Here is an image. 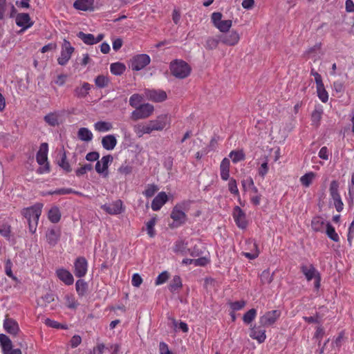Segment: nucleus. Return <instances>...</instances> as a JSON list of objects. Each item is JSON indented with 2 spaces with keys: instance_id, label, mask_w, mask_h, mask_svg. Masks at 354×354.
<instances>
[{
  "instance_id": "nucleus-1",
  "label": "nucleus",
  "mask_w": 354,
  "mask_h": 354,
  "mask_svg": "<svg viewBox=\"0 0 354 354\" xmlns=\"http://www.w3.org/2000/svg\"><path fill=\"white\" fill-rule=\"evenodd\" d=\"M188 209L189 204L185 201L178 203L174 207L171 212V218L173 220L172 225L174 227H178L186 222V212L188 211Z\"/></svg>"
},
{
  "instance_id": "nucleus-2",
  "label": "nucleus",
  "mask_w": 354,
  "mask_h": 354,
  "mask_svg": "<svg viewBox=\"0 0 354 354\" xmlns=\"http://www.w3.org/2000/svg\"><path fill=\"white\" fill-rule=\"evenodd\" d=\"M170 70L171 74L176 78L184 79L189 75L192 68L185 61L176 59L171 62Z\"/></svg>"
},
{
  "instance_id": "nucleus-3",
  "label": "nucleus",
  "mask_w": 354,
  "mask_h": 354,
  "mask_svg": "<svg viewBox=\"0 0 354 354\" xmlns=\"http://www.w3.org/2000/svg\"><path fill=\"white\" fill-rule=\"evenodd\" d=\"M329 194L335 209L338 212H341L344 209V203L339 192V183L337 180L331 181L329 187Z\"/></svg>"
},
{
  "instance_id": "nucleus-4",
  "label": "nucleus",
  "mask_w": 354,
  "mask_h": 354,
  "mask_svg": "<svg viewBox=\"0 0 354 354\" xmlns=\"http://www.w3.org/2000/svg\"><path fill=\"white\" fill-rule=\"evenodd\" d=\"M302 273L308 281L315 279V286L319 288L320 286V277L319 272L312 264H304L301 266Z\"/></svg>"
},
{
  "instance_id": "nucleus-5",
  "label": "nucleus",
  "mask_w": 354,
  "mask_h": 354,
  "mask_svg": "<svg viewBox=\"0 0 354 354\" xmlns=\"http://www.w3.org/2000/svg\"><path fill=\"white\" fill-rule=\"evenodd\" d=\"M153 105L148 103L141 104L131 113V118L133 120L146 118L153 113Z\"/></svg>"
},
{
  "instance_id": "nucleus-6",
  "label": "nucleus",
  "mask_w": 354,
  "mask_h": 354,
  "mask_svg": "<svg viewBox=\"0 0 354 354\" xmlns=\"http://www.w3.org/2000/svg\"><path fill=\"white\" fill-rule=\"evenodd\" d=\"M212 21L214 26L222 32H227L232 27L231 20H222V14L220 12H214L212 15Z\"/></svg>"
},
{
  "instance_id": "nucleus-7",
  "label": "nucleus",
  "mask_w": 354,
  "mask_h": 354,
  "mask_svg": "<svg viewBox=\"0 0 354 354\" xmlns=\"http://www.w3.org/2000/svg\"><path fill=\"white\" fill-rule=\"evenodd\" d=\"M42 207L43 205L41 203H37L33 206L24 209L21 214L27 221H39Z\"/></svg>"
},
{
  "instance_id": "nucleus-8",
  "label": "nucleus",
  "mask_w": 354,
  "mask_h": 354,
  "mask_svg": "<svg viewBox=\"0 0 354 354\" xmlns=\"http://www.w3.org/2000/svg\"><path fill=\"white\" fill-rule=\"evenodd\" d=\"M150 57L146 54L138 55L130 60V67L133 71H140L148 65Z\"/></svg>"
},
{
  "instance_id": "nucleus-9",
  "label": "nucleus",
  "mask_w": 354,
  "mask_h": 354,
  "mask_svg": "<svg viewBox=\"0 0 354 354\" xmlns=\"http://www.w3.org/2000/svg\"><path fill=\"white\" fill-rule=\"evenodd\" d=\"M280 316V310H273L268 311L259 317V323L262 326H269L274 324Z\"/></svg>"
},
{
  "instance_id": "nucleus-10",
  "label": "nucleus",
  "mask_w": 354,
  "mask_h": 354,
  "mask_svg": "<svg viewBox=\"0 0 354 354\" xmlns=\"http://www.w3.org/2000/svg\"><path fill=\"white\" fill-rule=\"evenodd\" d=\"M74 48L70 42L66 39L64 40L60 57L57 59L58 64L64 66L70 59L71 55L74 52Z\"/></svg>"
},
{
  "instance_id": "nucleus-11",
  "label": "nucleus",
  "mask_w": 354,
  "mask_h": 354,
  "mask_svg": "<svg viewBox=\"0 0 354 354\" xmlns=\"http://www.w3.org/2000/svg\"><path fill=\"white\" fill-rule=\"evenodd\" d=\"M240 35L236 30L227 31L220 36V41L225 45L234 46L240 41Z\"/></svg>"
},
{
  "instance_id": "nucleus-12",
  "label": "nucleus",
  "mask_w": 354,
  "mask_h": 354,
  "mask_svg": "<svg viewBox=\"0 0 354 354\" xmlns=\"http://www.w3.org/2000/svg\"><path fill=\"white\" fill-rule=\"evenodd\" d=\"M232 216L236 225L240 229H245L248 226V221L245 213L240 207L236 206L233 209Z\"/></svg>"
},
{
  "instance_id": "nucleus-13",
  "label": "nucleus",
  "mask_w": 354,
  "mask_h": 354,
  "mask_svg": "<svg viewBox=\"0 0 354 354\" xmlns=\"http://www.w3.org/2000/svg\"><path fill=\"white\" fill-rule=\"evenodd\" d=\"M113 161V156L107 155L103 156L100 160H98L95 164V170L97 173L102 174L104 177H106L109 174L108 167L109 164Z\"/></svg>"
},
{
  "instance_id": "nucleus-14",
  "label": "nucleus",
  "mask_w": 354,
  "mask_h": 354,
  "mask_svg": "<svg viewBox=\"0 0 354 354\" xmlns=\"http://www.w3.org/2000/svg\"><path fill=\"white\" fill-rule=\"evenodd\" d=\"M88 263L83 257H79L74 263V274L77 277H83L87 272Z\"/></svg>"
},
{
  "instance_id": "nucleus-15",
  "label": "nucleus",
  "mask_w": 354,
  "mask_h": 354,
  "mask_svg": "<svg viewBox=\"0 0 354 354\" xmlns=\"http://www.w3.org/2000/svg\"><path fill=\"white\" fill-rule=\"evenodd\" d=\"M133 129L138 137H142L144 134L151 133L155 130V122L149 121L147 123L138 124L134 127Z\"/></svg>"
},
{
  "instance_id": "nucleus-16",
  "label": "nucleus",
  "mask_w": 354,
  "mask_h": 354,
  "mask_svg": "<svg viewBox=\"0 0 354 354\" xmlns=\"http://www.w3.org/2000/svg\"><path fill=\"white\" fill-rule=\"evenodd\" d=\"M171 122V115L168 113L160 114L156 117V131H162L169 128Z\"/></svg>"
},
{
  "instance_id": "nucleus-17",
  "label": "nucleus",
  "mask_w": 354,
  "mask_h": 354,
  "mask_svg": "<svg viewBox=\"0 0 354 354\" xmlns=\"http://www.w3.org/2000/svg\"><path fill=\"white\" fill-rule=\"evenodd\" d=\"M3 328L7 333L15 336L19 332L18 323L8 317H6L3 321Z\"/></svg>"
},
{
  "instance_id": "nucleus-18",
  "label": "nucleus",
  "mask_w": 354,
  "mask_h": 354,
  "mask_svg": "<svg viewBox=\"0 0 354 354\" xmlns=\"http://www.w3.org/2000/svg\"><path fill=\"white\" fill-rule=\"evenodd\" d=\"M16 24L22 27L21 30H24L33 25V22L28 13H19L15 18Z\"/></svg>"
},
{
  "instance_id": "nucleus-19",
  "label": "nucleus",
  "mask_w": 354,
  "mask_h": 354,
  "mask_svg": "<svg viewBox=\"0 0 354 354\" xmlns=\"http://www.w3.org/2000/svg\"><path fill=\"white\" fill-rule=\"evenodd\" d=\"M250 337L256 339L260 344L263 343L266 339V330L255 325L252 326L250 330Z\"/></svg>"
},
{
  "instance_id": "nucleus-20",
  "label": "nucleus",
  "mask_w": 354,
  "mask_h": 354,
  "mask_svg": "<svg viewBox=\"0 0 354 354\" xmlns=\"http://www.w3.org/2000/svg\"><path fill=\"white\" fill-rule=\"evenodd\" d=\"M102 208L110 214H118L122 212V203L120 200H118L112 203L102 205Z\"/></svg>"
},
{
  "instance_id": "nucleus-21",
  "label": "nucleus",
  "mask_w": 354,
  "mask_h": 354,
  "mask_svg": "<svg viewBox=\"0 0 354 354\" xmlns=\"http://www.w3.org/2000/svg\"><path fill=\"white\" fill-rule=\"evenodd\" d=\"M56 274L59 279L63 281L65 284L71 285L73 283V277L68 270L64 268H59L57 270Z\"/></svg>"
},
{
  "instance_id": "nucleus-22",
  "label": "nucleus",
  "mask_w": 354,
  "mask_h": 354,
  "mask_svg": "<svg viewBox=\"0 0 354 354\" xmlns=\"http://www.w3.org/2000/svg\"><path fill=\"white\" fill-rule=\"evenodd\" d=\"M60 234L61 232L59 229L53 228L48 230L46 234L48 243L50 245H55L59 239Z\"/></svg>"
},
{
  "instance_id": "nucleus-23",
  "label": "nucleus",
  "mask_w": 354,
  "mask_h": 354,
  "mask_svg": "<svg viewBox=\"0 0 354 354\" xmlns=\"http://www.w3.org/2000/svg\"><path fill=\"white\" fill-rule=\"evenodd\" d=\"M48 145L46 142H44L40 145L39 149L37 153L36 159L39 165H43L47 161V153Z\"/></svg>"
},
{
  "instance_id": "nucleus-24",
  "label": "nucleus",
  "mask_w": 354,
  "mask_h": 354,
  "mask_svg": "<svg viewBox=\"0 0 354 354\" xmlns=\"http://www.w3.org/2000/svg\"><path fill=\"white\" fill-rule=\"evenodd\" d=\"M230 160L227 158L223 159L220 165V175L223 180L230 179Z\"/></svg>"
},
{
  "instance_id": "nucleus-25",
  "label": "nucleus",
  "mask_w": 354,
  "mask_h": 354,
  "mask_svg": "<svg viewBox=\"0 0 354 354\" xmlns=\"http://www.w3.org/2000/svg\"><path fill=\"white\" fill-rule=\"evenodd\" d=\"M102 147L106 150H112L117 145V139L113 135H107L102 139Z\"/></svg>"
},
{
  "instance_id": "nucleus-26",
  "label": "nucleus",
  "mask_w": 354,
  "mask_h": 354,
  "mask_svg": "<svg viewBox=\"0 0 354 354\" xmlns=\"http://www.w3.org/2000/svg\"><path fill=\"white\" fill-rule=\"evenodd\" d=\"M77 138L82 141L88 142L93 140V135L88 128L81 127L77 131Z\"/></svg>"
},
{
  "instance_id": "nucleus-27",
  "label": "nucleus",
  "mask_w": 354,
  "mask_h": 354,
  "mask_svg": "<svg viewBox=\"0 0 354 354\" xmlns=\"http://www.w3.org/2000/svg\"><path fill=\"white\" fill-rule=\"evenodd\" d=\"M94 0H77L74 2L75 8L86 11L92 8Z\"/></svg>"
},
{
  "instance_id": "nucleus-28",
  "label": "nucleus",
  "mask_w": 354,
  "mask_h": 354,
  "mask_svg": "<svg viewBox=\"0 0 354 354\" xmlns=\"http://www.w3.org/2000/svg\"><path fill=\"white\" fill-rule=\"evenodd\" d=\"M317 175L313 171H309L301 176L299 178V181L302 186L304 187H308L315 180Z\"/></svg>"
},
{
  "instance_id": "nucleus-29",
  "label": "nucleus",
  "mask_w": 354,
  "mask_h": 354,
  "mask_svg": "<svg viewBox=\"0 0 354 354\" xmlns=\"http://www.w3.org/2000/svg\"><path fill=\"white\" fill-rule=\"evenodd\" d=\"M91 88V85L88 82H84L82 86L76 87L74 90L75 95L77 97H85Z\"/></svg>"
},
{
  "instance_id": "nucleus-30",
  "label": "nucleus",
  "mask_w": 354,
  "mask_h": 354,
  "mask_svg": "<svg viewBox=\"0 0 354 354\" xmlns=\"http://www.w3.org/2000/svg\"><path fill=\"white\" fill-rule=\"evenodd\" d=\"M0 345L2 348L3 353L9 351L12 348V344L10 339L4 334H0Z\"/></svg>"
},
{
  "instance_id": "nucleus-31",
  "label": "nucleus",
  "mask_w": 354,
  "mask_h": 354,
  "mask_svg": "<svg viewBox=\"0 0 354 354\" xmlns=\"http://www.w3.org/2000/svg\"><path fill=\"white\" fill-rule=\"evenodd\" d=\"M171 197V195L169 196L164 192L158 193L156 195V211L160 209Z\"/></svg>"
},
{
  "instance_id": "nucleus-32",
  "label": "nucleus",
  "mask_w": 354,
  "mask_h": 354,
  "mask_svg": "<svg viewBox=\"0 0 354 354\" xmlns=\"http://www.w3.org/2000/svg\"><path fill=\"white\" fill-rule=\"evenodd\" d=\"M95 130L99 132H106L113 129V125L109 122L99 121L94 124Z\"/></svg>"
},
{
  "instance_id": "nucleus-33",
  "label": "nucleus",
  "mask_w": 354,
  "mask_h": 354,
  "mask_svg": "<svg viewBox=\"0 0 354 354\" xmlns=\"http://www.w3.org/2000/svg\"><path fill=\"white\" fill-rule=\"evenodd\" d=\"M78 38L82 40V41L87 45L95 44V36L91 33H84L83 32H79L77 34Z\"/></svg>"
},
{
  "instance_id": "nucleus-34",
  "label": "nucleus",
  "mask_w": 354,
  "mask_h": 354,
  "mask_svg": "<svg viewBox=\"0 0 354 354\" xmlns=\"http://www.w3.org/2000/svg\"><path fill=\"white\" fill-rule=\"evenodd\" d=\"M325 223L324 219L320 216H315L311 221V227L315 232H321Z\"/></svg>"
},
{
  "instance_id": "nucleus-35",
  "label": "nucleus",
  "mask_w": 354,
  "mask_h": 354,
  "mask_svg": "<svg viewBox=\"0 0 354 354\" xmlns=\"http://www.w3.org/2000/svg\"><path fill=\"white\" fill-rule=\"evenodd\" d=\"M125 65L120 62L113 63L110 66V71L111 73L115 75H122L125 71Z\"/></svg>"
},
{
  "instance_id": "nucleus-36",
  "label": "nucleus",
  "mask_w": 354,
  "mask_h": 354,
  "mask_svg": "<svg viewBox=\"0 0 354 354\" xmlns=\"http://www.w3.org/2000/svg\"><path fill=\"white\" fill-rule=\"evenodd\" d=\"M48 218L53 223H57L59 221L61 213L57 207H53L49 210Z\"/></svg>"
},
{
  "instance_id": "nucleus-37",
  "label": "nucleus",
  "mask_w": 354,
  "mask_h": 354,
  "mask_svg": "<svg viewBox=\"0 0 354 354\" xmlns=\"http://www.w3.org/2000/svg\"><path fill=\"white\" fill-rule=\"evenodd\" d=\"M44 121L52 127L59 124V114L56 112L50 113L44 116Z\"/></svg>"
},
{
  "instance_id": "nucleus-38",
  "label": "nucleus",
  "mask_w": 354,
  "mask_h": 354,
  "mask_svg": "<svg viewBox=\"0 0 354 354\" xmlns=\"http://www.w3.org/2000/svg\"><path fill=\"white\" fill-rule=\"evenodd\" d=\"M75 288L80 296H83L87 291L88 284L82 279H78L75 283Z\"/></svg>"
},
{
  "instance_id": "nucleus-39",
  "label": "nucleus",
  "mask_w": 354,
  "mask_h": 354,
  "mask_svg": "<svg viewBox=\"0 0 354 354\" xmlns=\"http://www.w3.org/2000/svg\"><path fill=\"white\" fill-rule=\"evenodd\" d=\"M257 311L254 308L249 310L243 315V321L245 324H250L256 317Z\"/></svg>"
},
{
  "instance_id": "nucleus-40",
  "label": "nucleus",
  "mask_w": 354,
  "mask_h": 354,
  "mask_svg": "<svg viewBox=\"0 0 354 354\" xmlns=\"http://www.w3.org/2000/svg\"><path fill=\"white\" fill-rule=\"evenodd\" d=\"M268 156H265L263 158V162H261V165L259 166V169H258V174L260 176H261L262 178H264L265 176L268 174Z\"/></svg>"
},
{
  "instance_id": "nucleus-41",
  "label": "nucleus",
  "mask_w": 354,
  "mask_h": 354,
  "mask_svg": "<svg viewBox=\"0 0 354 354\" xmlns=\"http://www.w3.org/2000/svg\"><path fill=\"white\" fill-rule=\"evenodd\" d=\"M326 234L333 241L337 242L339 240V236L335 232L334 227H333L329 223L326 224Z\"/></svg>"
},
{
  "instance_id": "nucleus-42",
  "label": "nucleus",
  "mask_w": 354,
  "mask_h": 354,
  "mask_svg": "<svg viewBox=\"0 0 354 354\" xmlns=\"http://www.w3.org/2000/svg\"><path fill=\"white\" fill-rule=\"evenodd\" d=\"M109 80L107 77L101 75L96 77L95 84L98 88H104L108 86Z\"/></svg>"
},
{
  "instance_id": "nucleus-43",
  "label": "nucleus",
  "mask_w": 354,
  "mask_h": 354,
  "mask_svg": "<svg viewBox=\"0 0 354 354\" xmlns=\"http://www.w3.org/2000/svg\"><path fill=\"white\" fill-rule=\"evenodd\" d=\"M250 243L252 245L253 250H252V251L250 252H243V256H245L246 258H248L249 259H254L259 254L258 246L256 244V243L250 242Z\"/></svg>"
},
{
  "instance_id": "nucleus-44",
  "label": "nucleus",
  "mask_w": 354,
  "mask_h": 354,
  "mask_svg": "<svg viewBox=\"0 0 354 354\" xmlns=\"http://www.w3.org/2000/svg\"><path fill=\"white\" fill-rule=\"evenodd\" d=\"M219 42H221L220 36L218 39L215 37H208L205 41V46L207 49L212 50L217 47Z\"/></svg>"
},
{
  "instance_id": "nucleus-45",
  "label": "nucleus",
  "mask_w": 354,
  "mask_h": 354,
  "mask_svg": "<svg viewBox=\"0 0 354 354\" xmlns=\"http://www.w3.org/2000/svg\"><path fill=\"white\" fill-rule=\"evenodd\" d=\"M229 156L234 163L239 162L243 160L245 158V155L242 151H232L230 153Z\"/></svg>"
},
{
  "instance_id": "nucleus-46",
  "label": "nucleus",
  "mask_w": 354,
  "mask_h": 354,
  "mask_svg": "<svg viewBox=\"0 0 354 354\" xmlns=\"http://www.w3.org/2000/svg\"><path fill=\"white\" fill-rule=\"evenodd\" d=\"M142 100L143 98L140 95L133 94L130 97L129 104L136 109L137 107L141 105L140 104L142 102Z\"/></svg>"
},
{
  "instance_id": "nucleus-47",
  "label": "nucleus",
  "mask_w": 354,
  "mask_h": 354,
  "mask_svg": "<svg viewBox=\"0 0 354 354\" xmlns=\"http://www.w3.org/2000/svg\"><path fill=\"white\" fill-rule=\"evenodd\" d=\"M58 165L66 172H70L71 171V165L66 160V155L65 151L62 153L61 159L58 161Z\"/></svg>"
},
{
  "instance_id": "nucleus-48",
  "label": "nucleus",
  "mask_w": 354,
  "mask_h": 354,
  "mask_svg": "<svg viewBox=\"0 0 354 354\" xmlns=\"http://www.w3.org/2000/svg\"><path fill=\"white\" fill-rule=\"evenodd\" d=\"M10 4H8L6 0H0V19H4L8 15V8Z\"/></svg>"
},
{
  "instance_id": "nucleus-49",
  "label": "nucleus",
  "mask_w": 354,
  "mask_h": 354,
  "mask_svg": "<svg viewBox=\"0 0 354 354\" xmlns=\"http://www.w3.org/2000/svg\"><path fill=\"white\" fill-rule=\"evenodd\" d=\"M174 250L176 252L185 254L187 250V244L182 240L176 242Z\"/></svg>"
},
{
  "instance_id": "nucleus-50",
  "label": "nucleus",
  "mask_w": 354,
  "mask_h": 354,
  "mask_svg": "<svg viewBox=\"0 0 354 354\" xmlns=\"http://www.w3.org/2000/svg\"><path fill=\"white\" fill-rule=\"evenodd\" d=\"M182 286V281L178 276L174 277L169 284V289L171 292L178 290Z\"/></svg>"
},
{
  "instance_id": "nucleus-51",
  "label": "nucleus",
  "mask_w": 354,
  "mask_h": 354,
  "mask_svg": "<svg viewBox=\"0 0 354 354\" xmlns=\"http://www.w3.org/2000/svg\"><path fill=\"white\" fill-rule=\"evenodd\" d=\"M333 90L335 92L338 94V97H341L343 95L345 90L344 84L342 82L335 81L333 85Z\"/></svg>"
},
{
  "instance_id": "nucleus-52",
  "label": "nucleus",
  "mask_w": 354,
  "mask_h": 354,
  "mask_svg": "<svg viewBox=\"0 0 354 354\" xmlns=\"http://www.w3.org/2000/svg\"><path fill=\"white\" fill-rule=\"evenodd\" d=\"M228 180H229L228 189H229L230 192L234 196H239V189L237 187V183H236V180L232 178H230Z\"/></svg>"
},
{
  "instance_id": "nucleus-53",
  "label": "nucleus",
  "mask_w": 354,
  "mask_h": 354,
  "mask_svg": "<svg viewBox=\"0 0 354 354\" xmlns=\"http://www.w3.org/2000/svg\"><path fill=\"white\" fill-rule=\"evenodd\" d=\"M317 95L322 102H326L328 100V94L326 91L324 86L317 87Z\"/></svg>"
},
{
  "instance_id": "nucleus-54",
  "label": "nucleus",
  "mask_w": 354,
  "mask_h": 354,
  "mask_svg": "<svg viewBox=\"0 0 354 354\" xmlns=\"http://www.w3.org/2000/svg\"><path fill=\"white\" fill-rule=\"evenodd\" d=\"M260 279L263 283H270L273 280L272 274L269 270H263L260 275Z\"/></svg>"
},
{
  "instance_id": "nucleus-55",
  "label": "nucleus",
  "mask_w": 354,
  "mask_h": 354,
  "mask_svg": "<svg viewBox=\"0 0 354 354\" xmlns=\"http://www.w3.org/2000/svg\"><path fill=\"white\" fill-rule=\"evenodd\" d=\"M11 227L8 224H3L0 225V235L9 239L10 236Z\"/></svg>"
},
{
  "instance_id": "nucleus-56",
  "label": "nucleus",
  "mask_w": 354,
  "mask_h": 354,
  "mask_svg": "<svg viewBox=\"0 0 354 354\" xmlns=\"http://www.w3.org/2000/svg\"><path fill=\"white\" fill-rule=\"evenodd\" d=\"M242 187L244 192H248L254 185V181L252 178L249 177L241 181Z\"/></svg>"
},
{
  "instance_id": "nucleus-57",
  "label": "nucleus",
  "mask_w": 354,
  "mask_h": 354,
  "mask_svg": "<svg viewBox=\"0 0 354 354\" xmlns=\"http://www.w3.org/2000/svg\"><path fill=\"white\" fill-rule=\"evenodd\" d=\"M93 169V166L91 164H86L84 166L78 168L75 173L77 176H82L85 174L87 171H91Z\"/></svg>"
},
{
  "instance_id": "nucleus-58",
  "label": "nucleus",
  "mask_w": 354,
  "mask_h": 354,
  "mask_svg": "<svg viewBox=\"0 0 354 354\" xmlns=\"http://www.w3.org/2000/svg\"><path fill=\"white\" fill-rule=\"evenodd\" d=\"M246 304L245 301H237L231 302L230 304V308L233 310V311H236L242 309Z\"/></svg>"
},
{
  "instance_id": "nucleus-59",
  "label": "nucleus",
  "mask_w": 354,
  "mask_h": 354,
  "mask_svg": "<svg viewBox=\"0 0 354 354\" xmlns=\"http://www.w3.org/2000/svg\"><path fill=\"white\" fill-rule=\"evenodd\" d=\"M159 354H174L169 348V346L165 342H160L159 344Z\"/></svg>"
},
{
  "instance_id": "nucleus-60",
  "label": "nucleus",
  "mask_w": 354,
  "mask_h": 354,
  "mask_svg": "<svg viewBox=\"0 0 354 354\" xmlns=\"http://www.w3.org/2000/svg\"><path fill=\"white\" fill-rule=\"evenodd\" d=\"M209 262V259L207 257H203L198 259H194V266H204Z\"/></svg>"
},
{
  "instance_id": "nucleus-61",
  "label": "nucleus",
  "mask_w": 354,
  "mask_h": 354,
  "mask_svg": "<svg viewBox=\"0 0 354 354\" xmlns=\"http://www.w3.org/2000/svg\"><path fill=\"white\" fill-rule=\"evenodd\" d=\"M322 115V111L320 110H315L312 115H311V119L312 122L314 124H317L321 120Z\"/></svg>"
},
{
  "instance_id": "nucleus-62",
  "label": "nucleus",
  "mask_w": 354,
  "mask_h": 354,
  "mask_svg": "<svg viewBox=\"0 0 354 354\" xmlns=\"http://www.w3.org/2000/svg\"><path fill=\"white\" fill-rule=\"evenodd\" d=\"M353 238H354V220L353 221V222L351 223V225L349 226L348 235H347V241H348L350 246L352 245Z\"/></svg>"
},
{
  "instance_id": "nucleus-63",
  "label": "nucleus",
  "mask_w": 354,
  "mask_h": 354,
  "mask_svg": "<svg viewBox=\"0 0 354 354\" xmlns=\"http://www.w3.org/2000/svg\"><path fill=\"white\" fill-rule=\"evenodd\" d=\"M169 273L167 271L161 272L156 278V284L164 283L169 278Z\"/></svg>"
},
{
  "instance_id": "nucleus-64",
  "label": "nucleus",
  "mask_w": 354,
  "mask_h": 354,
  "mask_svg": "<svg viewBox=\"0 0 354 354\" xmlns=\"http://www.w3.org/2000/svg\"><path fill=\"white\" fill-rule=\"evenodd\" d=\"M318 156L322 160H327L329 157L328 148L326 147H322L318 153Z\"/></svg>"
}]
</instances>
